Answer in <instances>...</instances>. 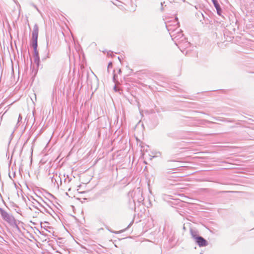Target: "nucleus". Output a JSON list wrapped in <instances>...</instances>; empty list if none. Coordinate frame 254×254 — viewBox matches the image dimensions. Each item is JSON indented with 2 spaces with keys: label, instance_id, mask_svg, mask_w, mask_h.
I'll use <instances>...</instances> for the list:
<instances>
[{
  "label": "nucleus",
  "instance_id": "nucleus-1",
  "mask_svg": "<svg viewBox=\"0 0 254 254\" xmlns=\"http://www.w3.org/2000/svg\"><path fill=\"white\" fill-rule=\"evenodd\" d=\"M175 19L176 20L173 22L176 23V24L173 25L170 22H168L166 23V26L170 33L172 40L180 49L184 52L182 49L188 48L190 46V43L186 41V38L182 33V31L178 28L179 22H178V18H176Z\"/></svg>",
  "mask_w": 254,
  "mask_h": 254
},
{
  "label": "nucleus",
  "instance_id": "nucleus-2",
  "mask_svg": "<svg viewBox=\"0 0 254 254\" xmlns=\"http://www.w3.org/2000/svg\"><path fill=\"white\" fill-rule=\"evenodd\" d=\"M38 32H39V27L37 24H35L33 27V29L32 33V40H31V45L34 49V62L37 64H39L40 61V58L38 56V52L37 51V41H38Z\"/></svg>",
  "mask_w": 254,
  "mask_h": 254
},
{
  "label": "nucleus",
  "instance_id": "nucleus-3",
  "mask_svg": "<svg viewBox=\"0 0 254 254\" xmlns=\"http://www.w3.org/2000/svg\"><path fill=\"white\" fill-rule=\"evenodd\" d=\"M0 214L2 218V219L7 222L11 226H17L16 221L14 217L9 214H8L6 211L4 210L2 208L0 207Z\"/></svg>",
  "mask_w": 254,
  "mask_h": 254
},
{
  "label": "nucleus",
  "instance_id": "nucleus-4",
  "mask_svg": "<svg viewBox=\"0 0 254 254\" xmlns=\"http://www.w3.org/2000/svg\"><path fill=\"white\" fill-rule=\"evenodd\" d=\"M129 194L132 197L134 202L135 201L141 202L144 200L142 191L140 188L134 190L131 192L129 193Z\"/></svg>",
  "mask_w": 254,
  "mask_h": 254
},
{
  "label": "nucleus",
  "instance_id": "nucleus-5",
  "mask_svg": "<svg viewBox=\"0 0 254 254\" xmlns=\"http://www.w3.org/2000/svg\"><path fill=\"white\" fill-rule=\"evenodd\" d=\"M195 241L199 247H204L207 245V241L201 236L196 237Z\"/></svg>",
  "mask_w": 254,
  "mask_h": 254
},
{
  "label": "nucleus",
  "instance_id": "nucleus-6",
  "mask_svg": "<svg viewBox=\"0 0 254 254\" xmlns=\"http://www.w3.org/2000/svg\"><path fill=\"white\" fill-rule=\"evenodd\" d=\"M41 206L42 207V209H40L39 208H37V207H35V208L36 209H37V210L41 213H48L52 215V212H53V211L51 208H47L43 206Z\"/></svg>",
  "mask_w": 254,
  "mask_h": 254
},
{
  "label": "nucleus",
  "instance_id": "nucleus-7",
  "mask_svg": "<svg viewBox=\"0 0 254 254\" xmlns=\"http://www.w3.org/2000/svg\"><path fill=\"white\" fill-rule=\"evenodd\" d=\"M214 7L217 10V13L219 15H221L222 10L217 0H212Z\"/></svg>",
  "mask_w": 254,
  "mask_h": 254
},
{
  "label": "nucleus",
  "instance_id": "nucleus-8",
  "mask_svg": "<svg viewBox=\"0 0 254 254\" xmlns=\"http://www.w3.org/2000/svg\"><path fill=\"white\" fill-rule=\"evenodd\" d=\"M113 4L116 5L117 6H118L120 9H121L122 10H124L125 9V8L124 7V6L122 5V2H121V1H119L117 0H115V1H113Z\"/></svg>",
  "mask_w": 254,
  "mask_h": 254
},
{
  "label": "nucleus",
  "instance_id": "nucleus-9",
  "mask_svg": "<svg viewBox=\"0 0 254 254\" xmlns=\"http://www.w3.org/2000/svg\"><path fill=\"white\" fill-rule=\"evenodd\" d=\"M190 233H191V235L192 237V238L195 240V238L196 237H198L199 236H198L197 235V233L196 232H195V231H193V230H191L190 231Z\"/></svg>",
  "mask_w": 254,
  "mask_h": 254
},
{
  "label": "nucleus",
  "instance_id": "nucleus-10",
  "mask_svg": "<svg viewBox=\"0 0 254 254\" xmlns=\"http://www.w3.org/2000/svg\"><path fill=\"white\" fill-rule=\"evenodd\" d=\"M21 120H22V116L20 114H19L17 124H18L21 121Z\"/></svg>",
  "mask_w": 254,
  "mask_h": 254
},
{
  "label": "nucleus",
  "instance_id": "nucleus-11",
  "mask_svg": "<svg viewBox=\"0 0 254 254\" xmlns=\"http://www.w3.org/2000/svg\"><path fill=\"white\" fill-rule=\"evenodd\" d=\"M112 63L111 62H110L108 64V68H109L110 67H112Z\"/></svg>",
  "mask_w": 254,
  "mask_h": 254
},
{
  "label": "nucleus",
  "instance_id": "nucleus-12",
  "mask_svg": "<svg viewBox=\"0 0 254 254\" xmlns=\"http://www.w3.org/2000/svg\"><path fill=\"white\" fill-rule=\"evenodd\" d=\"M114 90L115 91H117V86H114Z\"/></svg>",
  "mask_w": 254,
  "mask_h": 254
},
{
  "label": "nucleus",
  "instance_id": "nucleus-13",
  "mask_svg": "<svg viewBox=\"0 0 254 254\" xmlns=\"http://www.w3.org/2000/svg\"><path fill=\"white\" fill-rule=\"evenodd\" d=\"M113 79H114V81L115 82V80H116V75H114V77H113Z\"/></svg>",
  "mask_w": 254,
  "mask_h": 254
},
{
  "label": "nucleus",
  "instance_id": "nucleus-14",
  "mask_svg": "<svg viewBox=\"0 0 254 254\" xmlns=\"http://www.w3.org/2000/svg\"><path fill=\"white\" fill-rule=\"evenodd\" d=\"M118 59L120 60V61L121 62V60L120 57H118Z\"/></svg>",
  "mask_w": 254,
  "mask_h": 254
},
{
  "label": "nucleus",
  "instance_id": "nucleus-15",
  "mask_svg": "<svg viewBox=\"0 0 254 254\" xmlns=\"http://www.w3.org/2000/svg\"><path fill=\"white\" fill-rule=\"evenodd\" d=\"M161 6H162V5H163V3H162V2H161Z\"/></svg>",
  "mask_w": 254,
  "mask_h": 254
},
{
  "label": "nucleus",
  "instance_id": "nucleus-16",
  "mask_svg": "<svg viewBox=\"0 0 254 254\" xmlns=\"http://www.w3.org/2000/svg\"><path fill=\"white\" fill-rule=\"evenodd\" d=\"M163 10V8L161 7V10Z\"/></svg>",
  "mask_w": 254,
  "mask_h": 254
},
{
  "label": "nucleus",
  "instance_id": "nucleus-17",
  "mask_svg": "<svg viewBox=\"0 0 254 254\" xmlns=\"http://www.w3.org/2000/svg\"><path fill=\"white\" fill-rule=\"evenodd\" d=\"M217 120H218V121H222V120H220V119H217Z\"/></svg>",
  "mask_w": 254,
  "mask_h": 254
}]
</instances>
